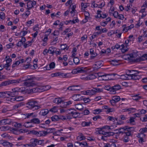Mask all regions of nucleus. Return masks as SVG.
Masks as SVG:
<instances>
[{"label": "nucleus", "mask_w": 147, "mask_h": 147, "mask_svg": "<svg viewBox=\"0 0 147 147\" xmlns=\"http://www.w3.org/2000/svg\"><path fill=\"white\" fill-rule=\"evenodd\" d=\"M98 130H96V133L99 135L98 138L100 140L104 141H106L107 140V137L113 135V133L112 132H105L99 129H97Z\"/></svg>", "instance_id": "obj_1"}, {"label": "nucleus", "mask_w": 147, "mask_h": 147, "mask_svg": "<svg viewBox=\"0 0 147 147\" xmlns=\"http://www.w3.org/2000/svg\"><path fill=\"white\" fill-rule=\"evenodd\" d=\"M26 105L27 108L33 109L34 110H38L42 108V105H38V103L36 101H30L27 102Z\"/></svg>", "instance_id": "obj_2"}, {"label": "nucleus", "mask_w": 147, "mask_h": 147, "mask_svg": "<svg viewBox=\"0 0 147 147\" xmlns=\"http://www.w3.org/2000/svg\"><path fill=\"white\" fill-rule=\"evenodd\" d=\"M131 61L136 62H138L142 61L141 58L138 55V52L136 50L133 51L130 53Z\"/></svg>", "instance_id": "obj_3"}, {"label": "nucleus", "mask_w": 147, "mask_h": 147, "mask_svg": "<svg viewBox=\"0 0 147 147\" xmlns=\"http://www.w3.org/2000/svg\"><path fill=\"white\" fill-rule=\"evenodd\" d=\"M117 130L118 131V133H124L125 134L129 132L133 131L134 128L131 127H128V126L120 128Z\"/></svg>", "instance_id": "obj_4"}, {"label": "nucleus", "mask_w": 147, "mask_h": 147, "mask_svg": "<svg viewBox=\"0 0 147 147\" xmlns=\"http://www.w3.org/2000/svg\"><path fill=\"white\" fill-rule=\"evenodd\" d=\"M87 71V69L86 67H77L76 68L73 69L71 73L74 74H76L86 72Z\"/></svg>", "instance_id": "obj_5"}, {"label": "nucleus", "mask_w": 147, "mask_h": 147, "mask_svg": "<svg viewBox=\"0 0 147 147\" xmlns=\"http://www.w3.org/2000/svg\"><path fill=\"white\" fill-rule=\"evenodd\" d=\"M116 75V74L113 73L112 74H104L102 75L99 76L101 77L102 79L105 80H108L112 79V76H114Z\"/></svg>", "instance_id": "obj_6"}, {"label": "nucleus", "mask_w": 147, "mask_h": 147, "mask_svg": "<svg viewBox=\"0 0 147 147\" xmlns=\"http://www.w3.org/2000/svg\"><path fill=\"white\" fill-rule=\"evenodd\" d=\"M20 88H16L12 89L11 91L12 97L16 96L19 95V94L20 92L22 91Z\"/></svg>", "instance_id": "obj_7"}, {"label": "nucleus", "mask_w": 147, "mask_h": 147, "mask_svg": "<svg viewBox=\"0 0 147 147\" xmlns=\"http://www.w3.org/2000/svg\"><path fill=\"white\" fill-rule=\"evenodd\" d=\"M75 147H88L86 142H75L74 144Z\"/></svg>", "instance_id": "obj_8"}, {"label": "nucleus", "mask_w": 147, "mask_h": 147, "mask_svg": "<svg viewBox=\"0 0 147 147\" xmlns=\"http://www.w3.org/2000/svg\"><path fill=\"white\" fill-rule=\"evenodd\" d=\"M133 132V131L129 132L125 134L123 137L122 139V140L124 142H128L129 137L131 135V133Z\"/></svg>", "instance_id": "obj_9"}, {"label": "nucleus", "mask_w": 147, "mask_h": 147, "mask_svg": "<svg viewBox=\"0 0 147 147\" xmlns=\"http://www.w3.org/2000/svg\"><path fill=\"white\" fill-rule=\"evenodd\" d=\"M82 88V87L80 85L73 86L68 88L69 90L71 91L80 90Z\"/></svg>", "instance_id": "obj_10"}, {"label": "nucleus", "mask_w": 147, "mask_h": 147, "mask_svg": "<svg viewBox=\"0 0 147 147\" xmlns=\"http://www.w3.org/2000/svg\"><path fill=\"white\" fill-rule=\"evenodd\" d=\"M72 99L75 101H80L83 100V97L81 94H76L73 95Z\"/></svg>", "instance_id": "obj_11"}, {"label": "nucleus", "mask_w": 147, "mask_h": 147, "mask_svg": "<svg viewBox=\"0 0 147 147\" xmlns=\"http://www.w3.org/2000/svg\"><path fill=\"white\" fill-rule=\"evenodd\" d=\"M36 4V2L32 1H29L27 3V9L29 10L34 7Z\"/></svg>", "instance_id": "obj_12"}, {"label": "nucleus", "mask_w": 147, "mask_h": 147, "mask_svg": "<svg viewBox=\"0 0 147 147\" xmlns=\"http://www.w3.org/2000/svg\"><path fill=\"white\" fill-rule=\"evenodd\" d=\"M140 133L138 135V137H140L142 136L145 137V135L144 133L147 132V127L141 129L140 130Z\"/></svg>", "instance_id": "obj_13"}, {"label": "nucleus", "mask_w": 147, "mask_h": 147, "mask_svg": "<svg viewBox=\"0 0 147 147\" xmlns=\"http://www.w3.org/2000/svg\"><path fill=\"white\" fill-rule=\"evenodd\" d=\"M129 80H138L140 76L136 74H129Z\"/></svg>", "instance_id": "obj_14"}, {"label": "nucleus", "mask_w": 147, "mask_h": 147, "mask_svg": "<svg viewBox=\"0 0 147 147\" xmlns=\"http://www.w3.org/2000/svg\"><path fill=\"white\" fill-rule=\"evenodd\" d=\"M72 103V102L71 101H68L66 102H65L63 101L61 105H60L62 107L66 108L69 107L70 105Z\"/></svg>", "instance_id": "obj_15"}, {"label": "nucleus", "mask_w": 147, "mask_h": 147, "mask_svg": "<svg viewBox=\"0 0 147 147\" xmlns=\"http://www.w3.org/2000/svg\"><path fill=\"white\" fill-rule=\"evenodd\" d=\"M24 85L26 87L33 86L34 85V83L33 81L26 80L24 83Z\"/></svg>", "instance_id": "obj_16"}, {"label": "nucleus", "mask_w": 147, "mask_h": 147, "mask_svg": "<svg viewBox=\"0 0 147 147\" xmlns=\"http://www.w3.org/2000/svg\"><path fill=\"white\" fill-rule=\"evenodd\" d=\"M112 94H114L115 93L116 91L119 90L121 89V86L119 84H116L112 87Z\"/></svg>", "instance_id": "obj_17"}, {"label": "nucleus", "mask_w": 147, "mask_h": 147, "mask_svg": "<svg viewBox=\"0 0 147 147\" xmlns=\"http://www.w3.org/2000/svg\"><path fill=\"white\" fill-rule=\"evenodd\" d=\"M71 110H72V111L69 112V115H71L72 117L74 118H76L78 116L79 113L75 110H73L72 109L69 110V111H70Z\"/></svg>", "instance_id": "obj_18"}, {"label": "nucleus", "mask_w": 147, "mask_h": 147, "mask_svg": "<svg viewBox=\"0 0 147 147\" xmlns=\"http://www.w3.org/2000/svg\"><path fill=\"white\" fill-rule=\"evenodd\" d=\"M30 144L31 147L36 146L37 144V139L36 138L31 139Z\"/></svg>", "instance_id": "obj_19"}, {"label": "nucleus", "mask_w": 147, "mask_h": 147, "mask_svg": "<svg viewBox=\"0 0 147 147\" xmlns=\"http://www.w3.org/2000/svg\"><path fill=\"white\" fill-rule=\"evenodd\" d=\"M2 125L8 124L10 125L11 124L12 120L8 119H3L1 120Z\"/></svg>", "instance_id": "obj_20"}, {"label": "nucleus", "mask_w": 147, "mask_h": 147, "mask_svg": "<svg viewBox=\"0 0 147 147\" xmlns=\"http://www.w3.org/2000/svg\"><path fill=\"white\" fill-rule=\"evenodd\" d=\"M59 76L61 78H69L70 77V76L69 73L65 74L59 72Z\"/></svg>", "instance_id": "obj_21"}, {"label": "nucleus", "mask_w": 147, "mask_h": 147, "mask_svg": "<svg viewBox=\"0 0 147 147\" xmlns=\"http://www.w3.org/2000/svg\"><path fill=\"white\" fill-rule=\"evenodd\" d=\"M139 12L142 13L141 16L142 18L145 17L147 15V12L146 11V9L145 8H142Z\"/></svg>", "instance_id": "obj_22"}, {"label": "nucleus", "mask_w": 147, "mask_h": 147, "mask_svg": "<svg viewBox=\"0 0 147 147\" xmlns=\"http://www.w3.org/2000/svg\"><path fill=\"white\" fill-rule=\"evenodd\" d=\"M23 125L26 128H30L33 127L32 122H31V120L29 122H27L24 123Z\"/></svg>", "instance_id": "obj_23"}, {"label": "nucleus", "mask_w": 147, "mask_h": 147, "mask_svg": "<svg viewBox=\"0 0 147 147\" xmlns=\"http://www.w3.org/2000/svg\"><path fill=\"white\" fill-rule=\"evenodd\" d=\"M134 27V25L133 24H131L130 26L127 27L124 26L123 29V31L125 32H127L129 30L131 29Z\"/></svg>", "instance_id": "obj_24"}, {"label": "nucleus", "mask_w": 147, "mask_h": 147, "mask_svg": "<svg viewBox=\"0 0 147 147\" xmlns=\"http://www.w3.org/2000/svg\"><path fill=\"white\" fill-rule=\"evenodd\" d=\"M63 101V100L60 98H55L53 101V102L57 103L58 104H60L61 105Z\"/></svg>", "instance_id": "obj_25"}, {"label": "nucleus", "mask_w": 147, "mask_h": 147, "mask_svg": "<svg viewBox=\"0 0 147 147\" xmlns=\"http://www.w3.org/2000/svg\"><path fill=\"white\" fill-rule=\"evenodd\" d=\"M22 81L21 79H18L16 80H9V84H13L17 83H19L21 82Z\"/></svg>", "instance_id": "obj_26"}, {"label": "nucleus", "mask_w": 147, "mask_h": 147, "mask_svg": "<svg viewBox=\"0 0 147 147\" xmlns=\"http://www.w3.org/2000/svg\"><path fill=\"white\" fill-rule=\"evenodd\" d=\"M81 6L82 7L81 9L82 11H85V9L88 6H89L88 3H82L81 4Z\"/></svg>", "instance_id": "obj_27"}, {"label": "nucleus", "mask_w": 147, "mask_h": 147, "mask_svg": "<svg viewBox=\"0 0 147 147\" xmlns=\"http://www.w3.org/2000/svg\"><path fill=\"white\" fill-rule=\"evenodd\" d=\"M55 48L53 47H49V53L53 55L55 52Z\"/></svg>", "instance_id": "obj_28"}, {"label": "nucleus", "mask_w": 147, "mask_h": 147, "mask_svg": "<svg viewBox=\"0 0 147 147\" xmlns=\"http://www.w3.org/2000/svg\"><path fill=\"white\" fill-rule=\"evenodd\" d=\"M31 122L34 124H39L40 123V121L38 118H35L31 119Z\"/></svg>", "instance_id": "obj_29"}, {"label": "nucleus", "mask_w": 147, "mask_h": 147, "mask_svg": "<svg viewBox=\"0 0 147 147\" xmlns=\"http://www.w3.org/2000/svg\"><path fill=\"white\" fill-rule=\"evenodd\" d=\"M6 63L4 65V67H9L11 65L10 63L12 61V60L11 59L8 58V59H6Z\"/></svg>", "instance_id": "obj_30"}, {"label": "nucleus", "mask_w": 147, "mask_h": 147, "mask_svg": "<svg viewBox=\"0 0 147 147\" xmlns=\"http://www.w3.org/2000/svg\"><path fill=\"white\" fill-rule=\"evenodd\" d=\"M121 50L122 52L124 53L128 50V48L127 46H125L124 45H122L121 46Z\"/></svg>", "instance_id": "obj_31"}, {"label": "nucleus", "mask_w": 147, "mask_h": 147, "mask_svg": "<svg viewBox=\"0 0 147 147\" xmlns=\"http://www.w3.org/2000/svg\"><path fill=\"white\" fill-rule=\"evenodd\" d=\"M102 62L100 61H99L96 62L95 64V65L96 66V68H99L103 65Z\"/></svg>", "instance_id": "obj_32"}, {"label": "nucleus", "mask_w": 147, "mask_h": 147, "mask_svg": "<svg viewBox=\"0 0 147 147\" xmlns=\"http://www.w3.org/2000/svg\"><path fill=\"white\" fill-rule=\"evenodd\" d=\"M104 88L105 90L109 91L111 94H112V88L110 85H107Z\"/></svg>", "instance_id": "obj_33"}, {"label": "nucleus", "mask_w": 147, "mask_h": 147, "mask_svg": "<svg viewBox=\"0 0 147 147\" xmlns=\"http://www.w3.org/2000/svg\"><path fill=\"white\" fill-rule=\"evenodd\" d=\"M91 122L90 121H83L81 125L83 127L89 126L91 124Z\"/></svg>", "instance_id": "obj_34"}, {"label": "nucleus", "mask_w": 147, "mask_h": 147, "mask_svg": "<svg viewBox=\"0 0 147 147\" xmlns=\"http://www.w3.org/2000/svg\"><path fill=\"white\" fill-rule=\"evenodd\" d=\"M32 41H28L26 42V43H24L23 46L25 48L30 46L32 45Z\"/></svg>", "instance_id": "obj_35"}, {"label": "nucleus", "mask_w": 147, "mask_h": 147, "mask_svg": "<svg viewBox=\"0 0 147 147\" xmlns=\"http://www.w3.org/2000/svg\"><path fill=\"white\" fill-rule=\"evenodd\" d=\"M95 94V91L93 89L87 90V95L91 96Z\"/></svg>", "instance_id": "obj_36"}, {"label": "nucleus", "mask_w": 147, "mask_h": 147, "mask_svg": "<svg viewBox=\"0 0 147 147\" xmlns=\"http://www.w3.org/2000/svg\"><path fill=\"white\" fill-rule=\"evenodd\" d=\"M10 143L4 141L2 140H0V144H2L4 146H7L10 144Z\"/></svg>", "instance_id": "obj_37"}, {"label": "nucleus", "mask_w": 147, "mask_h": 147, "mask_svg": "<svg viewBox=\"0 0 147 147\" xmlns=\"http://www.w3.org/2000/svg\"><path fill=\"white\" fill-rule=\"evenodd\" d=\"M121 78L123 80H129V74H123L121 75Z\"/></svg>", "instance_id": "obj_38"}, {"label": "nucleus", "mask_w": 147, "mask_h": 147, "mask_svg": "<svg viewBox=\"0 0 147 147\" xmlns=\"http://www.w3.org/2000/svg\"><path fill=\"white\" fill-rule=\"evenodd\" d=\"M9 84V80L4 81L1 82L0 84V88H1L2 86H6Z\"/></svg>", "instance_id": "obj_39"}, {"label": "nucleus", "mask_w": 147, "mask_h": 147, "mask_svg": "<svg viewBox=\"0 0 147 147\" xmlns=\"http://www.w3.org/2000/svg\"><path fill=\"white\" fill-rule=\"evenodd\" d=\"M45 136L44 131H38L37 136L38 137L44 136Z\"/></svg>", "instance_id": "obj_40"}, {"label": "nucleus", "mask_w": 147, "mask_h": 147, "mask_svg": "<svg viewBox=\"0 0 147 147\" xmlns=\"http://www.w3.org/2000/svg\"><path fill=\"white\" fill-rule=\"evenodd\" d=\"M4 95L5 96V97H9L8 96H11L12 97L11 92L10 91H6L4 92Z\"/></svg>", "instance_id": "obj_41"}, {"label": "nucleus", "mask_w": 147, "mask_h": 147, "mask_svg": "<svg viewBox=\"0 0 147 147\" xmlns=\"http://www.w3.org/2000/svg\"><path fill=\"white\" fill-rule=\"evenodd\" d=\"M10 131L13 134L15 135H19L18 130L14 128H12L11 129Z\"/></svg>", "instance_id": "obj_42"}, {"label": "nucleus", "mask_w": 147, "mask_h": 147, "mask_svg": "<svg viewBox=\"0 0 147 147\" xmlns=\"http://www.w3.org/2000/svg\"><path fill=\"white\" fill-rule=\"evenodd\" d=\"M87 76V80H92L96 78V76L93 74H90Z\"/></svg>", "instance_id": "obj_43"}, {"label": "nucleus", "mask_w": 147, "mask_h": 147, "mask_svg": "<svg viewBox=\"0 0 147 147\" xmlns=\"http://www.w3.org/2000/svg\"><path fill=\"white\" fill-rule=\"evenodd\" d=\"M54 129L52 128H49V129H47L46 131H44V132L45 134V136H46L47 134L50 133H52L53 132Z\"/></svg>", "instance_id": "obj_44"}, {"label": "nucleus", "mask_w": 147, "mask_h": 147, "mask_svg": "<svg viewBox=\"0 0 147 147\" xmlns=\"http://www.w3.org/2000/svg\"><path fill=\"white\" fill-rule=\"evenodd\" d=\"M49 112V110L47 109L42 110L40 112L42 115L45 116Z\"/></svg>", "instance_id": "obj_45"}, {"label": "nucleus", "mask_w": 147, "mask_h": 147, "mask_svg": "<svg viewBox=\"0 0 147 147\" xmlns=\"http://www.w3.org/2000/svg\"><path fill=\"white\" fill-rule=\"evenodd\" d=\"M47 142H44V140H39L37 139V144L39 145H44Z\"/></svg>", "instance_id": "obj_46"}, {"label": "nucleus", "mask_w": 147, "mask_h": 147, "mask_svg": "<svg viewBox=\"0 0 147 147\" xmlns=\"http://www.w3.org/2000/svg\"><path fill=\"white\" fill-rule=\"evenodd\" d=\"M51 120L52 121H58L59 117L58 116L54 115L52 116L51 118Z\"/></svg>", "instance_id": "obj_47"}, {"label": "nucleus", "mask_w": 147, "mask_h": 147, "mask_svg": "<svg viewBox=\"0 0 147 147\" xmlns=\"http://www.w3.org/2000/svg\"><path fill=\"white\" fill-rule=\"evenodd\" d=\"M123 58L125 60H127L131 61V59L130 54L124 55L123 56Z\"/></svg>", "instance_id": "obj_48"}, {"label": "nucleus", "mask_w": 147, "mask_h": 147, "mask_svg": "<svg viewBox=\"0 0 147 147\" xmlns=\"http://www.w3.org/2000/svg\"><path fill=\"white\" fill-rule=\"evenodd\" d=\"M112 99L115 101V102L116 103L119 101L120 99V97L118 96H113L112 97Z\"/></svg>", "instance_id": "obj_49"}, {"label": "nucleus", "mask_w": 147, "mask_h": 147, "mask_svg": "<svg viewBox=\"0 0 147 147\" xmlns=\"http://www.w3.org/2000/svg\"><path fill=\"white\" fill-rule=\"evenodd\" d=\"M75 107L78 110H81L83 108L82 105L81 104H78L75 105Z\"/></svg>", "instance_id": "obj_50"}, {"label": "nucleus", "mask_w": 147, "mask_h": 147, "mask_svg": "<svg viewBox=\"0 0 147 147\" xmlns=\"http://www.w3.org/2000/svg\"><path fill=\"white\" fill-rule=\"evenodd\" d=\"M85 139V138L82 134H81L78 136L77 137L78 140L79 141H81L84 140Z\"/></svg>", "instance_id": "obj_51"}, {"label": "nucleus", "mask_w": 147, "mask_h": 147, "mask_svg": "<svg viewBox=\"0 0 147 147\" xmlns=\"http://www.w3.org/2000/svg\"><path fill=\"white\" fill-rule=\"evenodd\" d=\"M102 109H98L93 111V113L95 114H98L102 111Z\"/></svg>", "instance_id": "obj_52"}, {"label": "nucleus", "mask_w": 147, "mask_h": 147, "mask_svg": "<svg viewBox=\"0 0 147 147\" xmlns=\"http://www.w3.org/2000/svg\"><path fill=\"white\" fill-rule=\"evenodd\" d=\"M119 60L114 59L111 61V63L113 65H118V61Z\"/></svg>", "instance_id": "obj_53"}, {"label": "nucleus", "mask_w": 147, "mask_h": 147, "mask_svg": "<svg viewBox=\"0 0 147 147\" xmlns=\"http://www.w3.org/2000/svg\"><path fill=\"white\" fill-rule=\"evenodd\" d=\"M15 101H22L23 100V98L22 96H15Z\"/></svg>", "instance_id": "obj_54"}, {"label": "nucleus", "mask_w": 147, "mask_h": 147, "mask_svg": "<svg viewBox=\"0 0 147 147\" xmlns=\"http://www.w3.org/2000/svg\"><path fill=\"white\" fill-rule=\"evenodd\" d=\"M144 37L143 36H139L138 38V42L140 43L144 39Z\"/></svg>", "instance_id": "obj_55"}, {"label": "nucleus", "mask_w": 147, "mask_h": 147, "mask_svg": "<svg viewBox=\"0 0 147 147\" xmlns=\"http://www.w3.org/2000/svg\"><path fill=\"white\" fill-rule=\"evenodd\" d=\"M20 63V61H17L13 64L12 66V67L14 68L17 67L18 66V65Z\"/></svg>", "instance_id": "obj_56"}, {"label": "nucleus", "mask_w": 147, "mask_h": 147, "mask_svg": "<svg viewBox=\"0 0 147 147\" xmlns=\"http://www.w3.org/2000/svg\"><path fill=\"white\" fill-rule=\"evenodd\" d=\"M8 126H1L0 127V129L2 131H6L9 129Z\"/></svg>", "instance_id": "obj_57"}, {"label": "nucleus", "mask_w": 147, "mask_h": 147, "mask_svg": "<svg viewBox=\"0 0 147 147\" xmlns=\"http://www.w3.org/2000/svg\"><path fill=\"white\" fill-rule=\"evenodd\" d=\"M74 62L76 64H78L79 63V59L77 57H75L73 59Z\"/></svg>", "instance_id": "obj_58"}, {"label": "nucleus", "mask_w": 147, "mask_h": 147, "mask_svg": "<svg viewBox=\"0 0 147 147\" xmlns=\"http://www.w3.org/2000/svg\"><path fill=\"white\" fill-rule=\"evenodd\" d=\"M12 98L8 97L7 98V101H10L11 102H13L15 101V96L13 97H11Z\"/></svg>", "instance_id": "obj_59"}, {"label": "nucleus", "mask_w": 147, "mask_h": 147, "mask_svg": "<svg viewBox=\"0 0 147 147\" xmlns=\"http://www.w3.org/2000/svg\"><path fill=\"white\" fill-rule=\"evenodd\" d=\"M1 136L3 138H9L10 137L8 134L6 133H4L2 134Z\"/></svg>", "instance_id": "obj_60"}, {"label": "nucleus", "mask_w": 147, "mask_h": 147, "mask_svg": "<svg viewBox=\"0 0 147 147\" xmlns=\"http://www.w3.org/2000/svg\"><path fill=\"white\" fill-rule=\"evenodd\" d=\"M22 104L19 103L16 105L13 106V108L14 109H16L22 106Z\"/></svg>", "instance_id": "obj_61"}, {"label": "nucleus", "mask_w": 147, "mask_h": 147, "mask_svg": "<svg viewBox=\"0 0 147 147\" xmlns=\"http://www.w3.org/2000/svg\"><path fill=\"white\" fill-rule=\"evenodd\" d=\"M50 111L52 112L55 113L57 112V109L56 107H54L53 108L50 109Z\"/></svg>", "instance_id": "obj_62"}, {"label": "nucleus", "mask_w": 147, "mask_h": 147, "mask_svg": "<svg viewBox=\"0 0 147 147\" xmlns=\"http://www.w3.org/2000/svg\"><path fill=\"white\" fill-rule=\"evenodd\" d=\"M14 46V44L13 43H10L7 45L6 47L7 49H9L12 47Z\"/></svg>", "instance_id": "obj_63"}, {"label": "nucleus", "mask_w": 147, "mask_h": 147, "mask_svg": "<svg viewBox=\"0 0 147 147\" xmlns=\"http://www.w3.org/2000/svg\"><path fill=\"white\" fill-rule=\"evenodd\" d=\"M49 67L50 69L54 68L55 66V64L54 62H52L49 65Z\"/></svg>", "instance_id": "obj_64"}]
</instances>
